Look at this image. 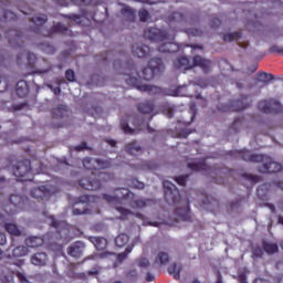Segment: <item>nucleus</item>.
<instances>
[{
  "label": "nucleus",
  "instance_id": "obj_48",
  "mask_svg": "<svg viewBox=\"0 0 283 283\" xmlns=\"http://www.w3.org/2000/svg\"><path fill=\"white\" fill-rule=\"evenodd\" d=\"M65 78L69 81V83H74L76 81V73H74V70L69 69L65 72Z\"/></svg>",
  "mask_w": 283,
  "mask_h": 283
},
{
  "label": "nucleus",
  "instance_id": "obj_34",
  "mask_svg": "<svg viewBox=\"0 0 283 283\" xmlns=\"http://www.w3.org/2000/svg\"><path fill=\"white\" fill-rule=\"evenodd\" d=\"M67 114V106L59 105L57 107L52 109L53 118H64Z\"/></svg>",
  "mask_w": 283,
  "mask_h": 283
},
{
  "label": "nucleus",
  "instance_id": "obj_23",
  "mask_svg": "<svg viewBox=\"0 0 283 283\" xmlns=\"http://www.w3.org/2000/svg\"><path fill=\"white\" fill-rule=\"evenodd\" d=\"M88 240L97 251H105L107 249V239L103 237H90Z\"/></svg>",
  "mask_w": 283,
  "mask_h": 283
},
{
  "label": "nucleus",
  "instance_id": "obj_45",
  "mask_svg": "<svg viewBox=\"0 0 283 283\" xmlns=\"http://www.w3.org/2000/svg\"><path fill=\"white\" fill-rule=\"evenodd\" d=\"M132 251H134V248L133 247H127L124 252H122L117 255V260L119 262H125V260H127L128 253H132Z\"/></svg>",
  "mask_w": 283,
  "mask_h": 283
},
{
  "label": "nucleus",
  "instance_id": "obj_7",
  "mask_svg": "<svg viewBox=\"0 0 283 283\" xmlns=\"http://www.w3.org/2000/svg\"><path fill=\"white\" fill-rule=\"evenodd\" d=\"M164 198L168 205H180L182 201V196H180V190L169 180L163 181Z\"/></svg>",
  "mask_w": 283,
  "mask_h": 283
},
{
  "label": "nucleus",
  "instance_id": "obj_11",
  "mask_svg": "<svg viewBox=\"0 0 283 283\" xmlns=\"http://www.w3.org/2000/svg\"><path fill=\"white\" fill-rule=\"evenodd\" d=\"M82 163L83 167L88 171H96V169H109V167H112V161L94 159L92 157H85Z\"/></svg>",
  "mask_w": 283,
  "mask_h": 283
},
{
  "label": "nucleus",
  "instance_id": "obj_14",
  "mask_svg": "<svg viewBox=\"0 0 283 283\" xmlns=\"http://www.w3.org/2000/svg\"><path fill=\"white\" fill-rule=\"evenodd\" d=\"M193 65L196 67H200L203 72V74H209L211 72V61L207 60L200 55H195L193 59Z\"/></svg>",
  "mask_w": 283,
  "mask_h": 283
},
{
  "label": "nucleus",
  "instance_id": "obj_41",
  "mask_svg": "<svg viewBox=\"0 0 283 283\" xmlns=\"http://www.w3.org/2000/svg\"><path fill=\"white\" fill-rule=\"evenodd\" d=\"M156 165L151 164V161H140L138 164L134 165L135 169H149V170H154L156 169Z\"/></svg>",
  "mask_w": 283,
  "mask_h": 283
},
{
  "label": "nucleus",
  "instance_id": "obj_53",
  "mask_svg": "<svg viewBox=\"0 0 283 283\" xmlns=\"http://www.w3.org/2000/svg\"><path fill=\"white\" fill-rule=\"evenodd\" d=\"M0 280L2 283H14V275L13 274H7V275L2 274L0 276Z\"/></svg>",
  "mask_w": 283,
  "mask_h": 283
},
{
  "label": "nucleus",
  "instance_id": "obj_52",
  "mask_svg": "<svg viewBox=\"0 0 283 283\" xmlns=\"http://www.w3.org/2000/svg\"><path fill=\"white\" fill-rule=\"evenodd\" d=\"M138 15L142 23H145L147 22V19H149V11H147L146 9H143L138 12Z\"/></svg>",
  "mask_w": 283,
  "mask_h": 283
},
{
  "label": "nucleus",
  "instance_id": "obj_58",
  "mask_svg": "<svg viewBox=\"0 0 283 283\" xmlns=\"http://www.w3.org/2000/svg\"><path fill=\"white\" fill-rule=\"evenodd\" d=\"M85 213H90L88 209H78V208H74L73 209V216H85Z\"/></svg>",
  "mask_w": 283,
  "mask_h": 283
},
{
  "label": "nucleus",
  "instance_id": "obj_50",
  "mask_svg": "<svg viewBox=\"0 0 283 283\" xmlns=\"http://www.w3.org/2000/svg\"><path fill=\"white\" fill-rule=\"evenodd\" d=\"M115 209L118 211V213H120L123 219L127 218V216H132V211L127 208L116 207Z\"/></svg>",
  "mask_w": 283,
  "mask_h": 283
},
{
  "label": "nucleus",
  "instance_id": "obj_26",
  "mask_svg": "<svg viewBox=\"0 0 283 283\" xmlns=\"http://www.w3.org/2000/svg\"><path fill=\"white\" fill-rule=\"evenodd\" d=\"M15 92L19 98H24V96H28V92H29L28 82L25 80H20L17 83Z\"/></svg>",
  "mask_w": 283,
  "mask_h": 283
},
{
  "label": "nucleus",
  "instance_id": "obj_8",
  "mask_svg": "<svg viewBox=\"0 0 283 283\" xmlns=\"http://www.w3.org/2000/svg\"><path fill=\"white\" fill-rule=\"evenodd\" d=\"M258 109L263 114H282L283 106L277 99H261Z\"/></svg>",
  "mask_w": 283,
  "mask_h": 283
},
{
  "label": "nucleus",
  "instance_id": "obj_46",
  "mask_svg": "<svg viewBox=\"0 0 283 283\" xmlns=\"http://www.w3.org/2000/svg\"><path fill=\"white\" fill-rule=\"evenodd\" d=\"M174 180L180 187H186L187 186V180H189V175H182V176L175 177Z\"/></svg>",
  "mask_w": 283,
  "mask_h": 283
},
{
  "label": "nucleus",
  "instance_id": "obj_32",
  "mask_svg": "<svg viewBox=\"0 0 283 283\" xmlns=\"http://www.w3.org/2000/svg\"><path fill=\"white\" fill-rule=\"evenodd\" d=\"M30 253V249L25 245H18L12 250V258H25Z\"/></svg>",
  "mask_w": 283,
  "mask_h": 283
},
{
  "label": "nucleus",
  "instance_id": "obj_36",
  "mask_svg": "<svg viewBox=\"0 0 283 283\" xmlns=\"http://www.w3.org/2000/svg\"><path fill=\"white\" fill-rule=\"evenodd\" d=\"M263 251H265L268 255H273L280 251V248L276 243L263 242Z\"/></svg>",
  "mask_w": 283,
  "mask_h": 283
},
{
  "label": "nucleus",
  "instance_id": "obj_33",
  "mask_svg": "<svg viewBox=\"0 0 283 283\" xmlns=\"http://www.w3.org/2000/svg\"><path fill=\"white\" fill-rule=\"evenodd\" d=\"M154 109L155 106L151 102H144L138 105V112H140V114H153Z\"/></svg>",
  "mask_w": 283,
  "mask_h": 283
},
{
  "label": "nucleus",
  "instance_id": "obj_47",
  "mask_svg": "<svg viewBox=\"0 0 283 283\" xmlns=\"http://www.w3.org/2000/svg\"><path fill=\"white\" fill-rule=\"evenodd\" d=\"M120 127L124 132V134H134V128L129 127V124L125 122V119L120 120Z\"/></svg>",
  "mask_w": 283,
  "mask_h": 283
},
{
  "label": "nucleus",
  "instance_id": "obj_4",
  "mask_svg": "<svg viewBox=\"0 0 283 283\" xmlns=\"http://www.w3.org/2000/svg\"><path fill=\"white\" fill-rule=\"evenodd\" d=\"M93 177H84L78 181L81 189L86 191H98L103 187V182H109L112 175L107 172H98L97 176L92 172Z\"/></svg>",
  "mask_w": 283,
  "mask_h": 283
},
{
  "label": "nucleus",
  "instance_id": "obj_18",
  "mask_svg": "<svg viewBox=\"0 0 283 283\" xmlns=\"http://www.w3.org/2000/svg\"><path fill=\"white\" fill-rule=\"evenodd\" d=\"M31 196L35 200H43V198H50V196H52V191H50L48 187L41 186L39 188H33L31 190Z\"/></svg>",
  "mask_w": 283,
  "mask_h": 283
},
{
  "label": "nucleus",
  "instance_id": "obj_57",
  "mask_svg": "<svg viewBox=\"0 0 283 283\" xmlns=\"http://www.w3.org/2000/svg\"><path fill=\"white\" fill-rule=\"evenodd\" d=\"M71 3H74V6H90L92 0H71Z\"/></svg>",
  "mask_w": 283,
  "mask_h": 283
},
{
  "label": "nucleus",
  "instance_id": "obj_37",
  "mask_svg": "<svg viewBox=\"0 0 283 283\" xmlns=\"http://www.w3.org/2000/svg\"><path fill=\"white\" fill-rule=\"evenodd\" d=\"M122 14L126 17L127 21H130V23H134L136 21V12L129 7L123 8Z\"/></svg>",
  "mask_w": 283,
  "mask_h": 283
},
{
  "label": "nucleus",
  "instance_id": "obj_49",
  "mask_svg": "<svg viewBox=\"0 0 283 283\" xmlns=\"http://www.w3.org/2000/svg\"><path fill=\"white\" fill-rule=\"evenodd\" d=\"M169 21L170 23L171 21H177L178 23H180V21H185V17L180 12H174L169 18Z\"/></svg>",
  "mask_w": 283,
  "mask_h": 283
},
{
  "label": "nucleus",
  "instance_id": "obj_62",
  "mask_svg": "<svg viewBox=\"0 0 283 283\" xmlns=\"http://www.w3.org/2000/svg\"><path fill=\"white\" fill-rule=\"evenodd\" d=\"M222 25V20L220 18H212L211 28H220Z\"/></svg>",
  "mask_w": 283,
  "mask_h": 283
},
{
  "label": "nucleus",
  "instance_id": "obj_40",
  "mask_svg": "<svg viewBox=\"0 0 283 283\" xmlns=\"http://www.w3.org/2000/svg\"><path fill=\"white\" fill-rule=\"evenodd\" d=\"M256 76H258L259 81L261 83H264L265 85H269L270 81H274L275 80V76H273V74H271V73L259 72L256 74Z\"/></svg>",
  "mask_w": 283,
  "mask_h": 283
},
{
  "label": "nucleus",
  "instance_id": "obj_5",
  "mask_svg": "<svg viewBox=\"0 0 283 283\" xmlns=\"http://www.w3.org/2000/svg\"><path fill=\"white\" fill-rule=\"evenodd\" d=\"M161 72H165L163 60L160 57H154L148 62V66L137 73V76L144 81H151L156 74H161Z\"/></svg>",
  "mask_w": 283,
  "mask_h": 283
},
{
  "label": "nucleus",
  "instance_id": "obj_55",
  "mask_svg": "<svg viewBox=\"0 0 283 283\" xmlns=\"http://www.w3.org/2000/svg\"><path fill=\"white\" fill-rule=\"evenodd\" d=\"M64 19H70L71 21H74V23H81V15L76 14V13H72L69 15H63Z\"/></svg>",
  "mask_w": 283,
  "mask_h": 283
},
{
  "label": "nucleus",
  "instance_id": "obj_13",
  "mask_svg": "<svg viewBox=\"0 0 283 283\" xmlns=\"http://www.w3.org/2000/svg\"><path fill=\"white\" fill-rule=\"evenodd\" d=\"M48 220H49V224L56 230V233H59V235H62V233H64V235H67V232H69L67 222L59 221L54 218V216H49Z\"/></svg>",
  "mask_w": 283,
  "mask_h": 283
},
{
  "label": "nucleus",
  "instance_id": "obj_25",
  "mask_svg": "<svg viewBox=\"0 0 283 283\" xmlns=\"http://www.w3.org/2000/svg\"><path fill=\"white\" fill-rule=\"evenodd\" d=\"M4 230L12 238H21L23 235V231L14 223H4Z\"/></svg>",
  "mask_w": 283,
  "mask_h": 283
},
{
  "label": "nucleus",
  "instance_id": "obj_59",
  "mask_svg": "<svg viewBox=\"0 0 283 283\" xmlns=\"http://www.w3.org/2000/svg\"><path fill=\"white\" fill-rule=\"evenodd\" d=\"M126 277H129L130 280H138V271L130 270L127 272Z\"/></svg>",
  "mask_w": 283,
  "mask_h": 283
},
{
  "label": "nucleus",
  "instance_id": "obj_27",
  "mask_svg": "<svg viewBox=\"0 0 283 283\" xmlns=\"http://www.w3.org/2000/svg\"><path fill=\"white\" fill-rule=\"evenodd\" d=\"M125 151L130 156H138L143 154V147L138 146V143L133 142L125 146Z\"/></svg>",
  "mask_w": 283,
  "mask_h": 283
},
{
  "label": "nucleus",
  "instance_id": "obj_15",
  "mask_svg": "<svg viewBox=\"0 0 283 283\" xmlns=\"http://www.w3.org/2000/svg\"><path fill=\"white\" fill-rule=\"evenodd\" d=\"M175 216L184 222H191V209L189 208V201L186 202L185 207L177 208L175 210Z\"/></svg>",
  "mask_w": 283,
  "mask_h": 283
},
{
  "label": "nucleus",
  "instance_id": "obj_17",
  "mask_svg": "<svg viewBox=\"0 0 283 283\" xmlns=\"http://www.w3.org/2000/svg\"><path fill=\"white\" fill-rule=\"evenodd\" d=\"M83 251H85V243L81 241H76L67 248V253L71 255V258H82Z\"/></svg>",
  "mask_w": 283,
  "mask_h": 283
},
{
  "label": "nucleus",
  "instance_id": "obj_2",
  "mask_svg": "<svg viewBox=\"0 0 283 283\" xmlns=\"http://www.w3.org/2000/svg\"><path fill=\"white\" fill-rule=\"evenodd\" d=\"M237 154L245 163H262V166L259 167L260 174H279V171H282V165L274 161L270 156L251 154L249 150H239Z\"/></svg>",
  "mask_w": 283,
  "mask_h": 283
},
{
  "label": "nucleus",
  "instance_id": "obj_16",
  "mask_svg": "<svg viewBox=\"0 0 283 283\" xmlns=\"http://www.w3.org/2000/svg\"><path fill=\"white\" fill-rule=\"evenodd\" d=\"M133 54L138 59H147V56L151 55V49L145 44H136L133 45Z\"/></svg>",
  "mask_w": 283,
  "mask_h": 283
},
{
  "label": "nucleus",
  "instance_id": "obj_6",
  "mask_svg": "<svg viewBox=\"0 0 283 283\" xmlns=\"http://www.w3.org/2000/svg\"><path fill=\"white\" fill-rule=\"evenodd\" d=\"M253 105V101L249 99V95H240L238 99L232 101L230 104H221L218 106L219 112H244Z\"/></svg>",
  "mask_w": 283,
  "mask_h": 283
},
{
  "label": "nucleus",
  "instance_id": "obj_54",
  "mask_svg": "<svg viewBox=\"0 0 283 283\" xmlns=\"http://www.w3.org/2000/svg\"><path fill=\"white\" fill-rule=\"evenodd\" d=\"M8 90V77L0 76V92H6Z\"/></svg>",
  "mask_w": 283,
  "mask_h": 283
},
{
  "label": "nucleus",
  "instance_id": "obj_9",
  "mask_svg": "<svg viewBox=\"0 0 283 283\" xmlns=\"http://www.w3.org/2000/svg\"><path fill=\"white\" fill-rule=\"evenodd\" d=\"M145 39L153 41L154 43H163L169 40V33L166 30L158 28H147L144 31Z\"/></svg>",
  "mask_w": 283,
  "mask_h": 283
},
{
  "label": "nucleus",
  "instance_id": "obj_12",
  "mask_svg": "<svg viewBox=\"0 0 283 283\" xmlns=\"http://www.w3.org/2000/svg\"><path fill=\"white\" fill-rule=\"evenodd\" d=\"M25 56L29 74H48V72L52 71L50 66L48 69H36V55L34 53L28 52Z\"/></svg>",
  "mask_w": 283,
  "mask_h": 283
},
{
  "label": "nucleus",
  "instance_id": "obj_44",
  "mask_svg": "<svg viewBox=\"0 0 283 283\" xmlns=\"http://www.w3.org/2000/svg\"><path fill=\"white\" fill-rule=\"evenodd\" d=\"M240 36H242V33H240V32L224 34L223 41L231 43V41H238V39H240Z\"/></svg>",
  "mask_w": 283,
  "mask_h": 283
},
{
  "label": "nucleus",
  "instance_id": "obj_51",
  "mask_svg": "<svg viewBox=\"0 0 283 283\" xmlns=\"http://www.w3.org/2000/svg\"><path fill=\"white\" fill-rule=\"evenodd\" d=\"M242 178H244V180H250V182H260V178L255 175H251V174H243L241 175Z\"/></svg>",
  "mask_w": 283,
  "mask_h": 283
},
{
  "label": "nucleus",
  "instance_id": "obj_19",
  "mask_svg": "<svg viewBox=\"0 0 283 283\" xmlns=\"http://www.w3.org/2000/svg\"><path fill=\"white\" fill-rule=\"evenodd\" d=\"M32 23H34L35 28L33 29V32L35 34H40L43 30V25L48 23V15L45 14H38L33 18H31Z\"/></svg>",
  "mask_w": 283,
  "mask_h": 283
},
{
  "label": "nucleus",
  "instance_id": "obj_31",
  "mask_svg": "<svg viewBox=\"0 0 283 283\" xmlns=\"http://www.w3.org/2000/svg\"><path fill=\"white\" fill-rule=\"evenodd\" d=\"M174 66L177 70H191V64L189 63V59L181 56L174 62Z\"/></svg>",
  "mask_w": 283,
  "mask_h": 283
},
{
  "label": "nucleus",
  "instance_id": "obj_39",
  "mask_svg": "<svg viewBox=\"0 0 283 283\" xmlns=\"http://www.w3.org/2000/svg\"><path fill=\"white\" fill-rule=\"evenodd\" d=\"M92 200L94 202L96 200V197H92L90 195H82L75 199L74 205H90Z\"/></svg>",
  "mask_w": 283,
  "mask_h": 283
},
{
  "label": "nucleus",
  "instance_id": "obj_63",
  "mask_svg": "<svg viewBox=\"0 0 283 283\" xmlns=\"http://www.w3.org/2000/svg\"><path fill=\"white\" fill-rule=\"evenodd\" d=\"M138 265L142 266V268L149 266V260H148V259H145V258H142V259H139V261H138Z\"/></svg>",
  "mask_w": 283,
  "mask_h": 283
},
{
  "label": "nucleus",
  "instance_id": "obj_1",
  "mask_svg": "<svg viewBox=\"0 0 283 283\" xmlns=\"http://www.w3.org/2000/svg\"><path fill=\"white\" fill-rule=\"evenodd\" d=\"M115 191L116 196L103 195L104 200H106L108 205H120L122 200H126L133 209H145V207L154 202L151 199L136 198V195L127 188H117Z\"/></svg>",
  "mask_w": 283,
  "mask_h": 283
},
{
  "label": "nucleus",
  "instance_id": "obj_43",
  "mask_svg": "<svg viewBox=\"0 0 283 283\" xmlns=\"http://www.w3.org/2000/svg\"><path fill=\"white\" fill-rule=\"evenodd\" d=\"M244 123V119L242 117H237L233 123L230 126V129H233L235 134L240 132V127H242V124Z\"/></svg>",
  "mask_w": 283,
  "mask_h": 283
},
{
  "label": "nucleus",
  "instance_id": "obj_3",
  "mask_svg": "<svg viewBox=\"0 0 283 283\" xmlns=\"http://www.w3.org/2000/svg\"><path fill=\"white\" fill-rule=\"evenodd\" d=\"M17 157L11 156L8 159L7 167H12L13 176H15L18 182H32V163L29 159H23L14 165Z\"/></svg>",
  "mask_w": 283,
  "mask_h": 283
},
{
  "label": "nucleus",
  "instance_id": "obj_38",
  "mask_svg": "<svg viewBox=\"0 0 283 283\" xmlns=\"http://www.w3.org/2000/svg\"><path fill=\"white\" fill-rule=\"evenodd\" d=\"M129 242V235L126 233H120L118 237L115 238V244L119 249H123Z\"/></svg>",
  "mask_w": 283,
  "mask_h": 283
},
{
  "label": "nucleus",
  "instance_id": "obj_61",
  "mask_svg": "<svg viewBox=\"0 0 283 283\" xmlns=\"http://www.w3.org/2000/svg\"><path fill=\"white\" fill-rule=\"evenodd\" d=\"M8 36H14V40L21 39V31L9 30L8 31Z\"/></svg>",
  "mask_w": 283,
  "mask_h": 283
},
{
  "label": "nucleus",
  "instance_id": "obj_60",
  "mask_svg": "<svg viewBox=\"0 0 283 283\" xmlns=\"http://www.w3.org/2000/svg\"><path fill=\"white\" fill-rule=\"evenodd\" d=\"M254 258H262L264 255V249L262 248H255L252 252Z\"/></svg>",
  "mask_w": 283,
  "mask_h": 283
},
{
  "label": "nucleus",
  "instance_id": "obj_20",
  "mask_svg": "<svg viewBox=\"0 0 283 283\" xmlns=\"http://www.w3.org/2000/svg\"><path fill=\"white\" fill-rule=\"evenodd\" d=\"M137 90L139 92H147L150 96H160L161 94H165V91H163L161 87L147 84L138 85Z\"/></svg>",
  "mask_w": 283,
  "mask_h": 283
},
{
  "label": "nucleus",
  "instance_id": "obj_35",
  "mask_svg": "<svg viewBox=\"0 0 283 283\" xmlns=\"http://www.w3.org/2000/svg\"><path fill=\"white\" fill-rule=\"evenodd\" d=\"M168 273L174 276V280H180V273H182V265L174 263L168 268Z\"/></svg>",
  "mask_w": 283,
  "mask_h": 283
},
{
  "label": "nucleus",
  "instance_id": "obj_21",
  "mask_svg": "<svg viewBox=\"0 0 283 283\" xmlns=\"http://www.w3.org/2000/svg\"><path fill=\"white\" fill-rule=\"evenodd\" d=\"M48 253L36 252L31 256V264L34 266H45V264H48Z\"/></svg>",
  "mask_w": 283,
  "mask_h": 283
},
{
  "label": "nucleus",
  "instance_id": "obj_42",
  "mask_svg": "<svg viewBox=\"0 0 283 283\" xmlns=\"http://www.w3.org/2000/svg\"><path fill=\"white\" fill-rule=\"evenodd\" d=\"M0 21H17V13L2 10V17H0Z\"/></svg>",
  "mask_w": 283,
  "mask_h": 283
},
{
  "label": "nucleus",
  "instance_id": "obj_30",
  "mask_svg": "<svg viewBox=\"0 0 283 283\" xmlns=\"http://www.w3.org/2000/svg\"><path fill=\"white\" fill-rule=\"evenodd\" d=\"M169 262V254L166 252H159L157 256L155 258L154 268L156 266H164L165 264H168Z\"/></svg>",
  "mask_w": 283,
  "mask_h": 283
},
{
  "label": "nucleus",
  "instance_id": "obj_29",
  "mask_svg": "<svg viewBox=\"0 0 283 283\" xmlns=\"http://www.w3.org/2000/svg\"><path fill=\"white\" fill-rule=\"evenodd\" d=\"M27 247L31 249H36L38 247H43V238L41 237H29L25 239Z\"/></svg>",
  "mask_w": 283,
  "mask_h": 283
},
{
  "label": "nucleus",
  "instance_id": "obj_56",
  "mask_svg": "<svg viewBox=\"0 0 283 283\" xmlns=\"http://www.w3.org/2000/svg\"><path fill=\"white\" fill-rule=\"evenodd\" d=\"M270 53L273 54H282L283 55V46H280V45H272L270 48Z\"/></svg>",
  "mask_w": 283,
  "mask_h": 283
},
{
  "label": "nucleus",
  "instance_id": "obj_28",
  "mask_svg": "<svg viewBox=\"0 0 283 283\" xmlns=\"http://www.w3.org/2000/svg\"><path fill=\"white\" fill-rule=\"evenodd\" d=\"M188 169L191 171H211V167L208 166L205 161L190 163L188 164Z\"/></svg>",
  "mask_w": 283,
  "mask_h": 283
},
{
  "label": "nucleus",
  "instance_id": "obj_24",
  "mask_svg": "<svg viewBox=\"0 0 283 283\" xmlns=\"http://www.w3.org/2000/svg\"><path fill=\"white\" fill-rule=\"evenodd\" d=\"M178 50H180V46L172 42L164 43L158 48V52L166 54H175V52H178Z\"/></svg>",
  "mask_w": 283,
  "mask_h": 283
},
{
  "label": "nucleus",
  "instance_id": "obj_64",
  "mask_svg": "<svg viewBox=\"0 0 283 283\" xmlns=\"http://www.w3.org/2000/svg\"><path fill=\"white\" fill-rule=\"evenodd\" d=\"M133 187H135V189H145V184L138 180H133Z\"/></svg>",
  "mask_w": 283,
  "mask_h": 283
},
{
  "label": "nucleus",
  "instance_id": "obj_22",
  "mask_svg": "<svg viewBox=\"0 0 283 283\" xmlns=\"http://www.w3.org/2000/svg\"><path fill=\"white\" fill-rule=\"evenodd\" d=\"M52 34H67L69 36H72V31L70 30V28L61 23H56L49 31V36H52Z\"/></svg>",
  "mask_w": 283,
  "mask_h": 283
},
{
  "label": "nucleus",
  "instance_id": "obj_10",
  "mask_svg": "<svg viewBox=\"0 0 283 283\" xmlns=\"http://www.w3.org/2000/svg\"><path fill=\"white\" fill-rule=\"evenodd\" d=\"M25 200L21 195H11L7 205H4V212L8 216H14V213H19L23 207Z\"/></svg>",
  "mask_w": 283,
  "mask_h": 283
}]
</instances>
